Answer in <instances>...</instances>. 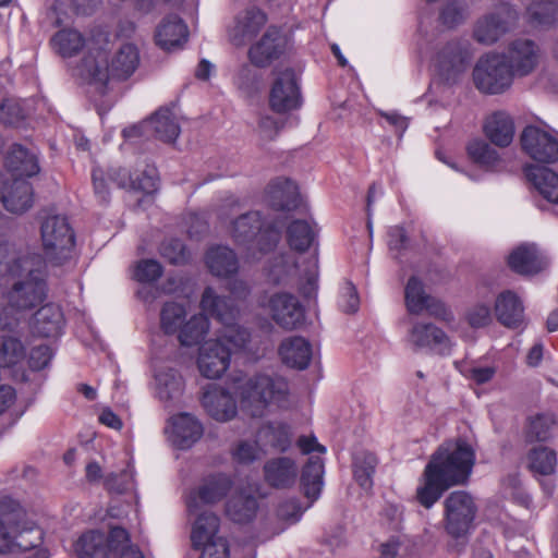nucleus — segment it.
<instances>
[{"label": "nucleus", "instance_id": "obj_1", "mask_svg": "<svg viewBox=\"0 0 558 558\" xmlns=\"http://www.w3.org/2000/svg\"><path fill=\"white\" fill-rule=\"evenodd\" d=\"M475 462L473 448L464 440L445 442L432 456L416 489V499L429 509L451 486L469 478Z\"/></svg>", "mask_w": 558, "mask_h": 558}, {"label": "nucleus", "instance_id": "obj_2", "mask_svg": "<svg viewBox=\"0 0 558 558\" xmlns=\"http://www.w3.org/2000/svg\"><path fill=\"white\" fill-rule=\"evenodd\" d=\"M284 226L286 219L280 215H264L259 210H251L232 222L231 235L238 245L247 248V258L258 260L277 247Z\"/></svg>", "mask_w": 558, "mask_h": 558}, {"label": "nucleus", "instance_id": "obj_3", "mask_svg": "<svg viewBox=\"0 0 558 558\" xmlns=\"http://www.w3.org/2000/svg\"><path fill=\"white\" fill-rule=\"evenodd\" d=\"M140 64V53L132 44L122 45L108 63L107 54L101 49L89 51L74 69V75L93 85L104 95L109 77L126 80Z\"/></svg>", "mask_w": 558, "mask_h": 558}, {"label": "nucleus", "instance_id": "obj_4", "mask_svg": "<svg viewBox=\"0 0 558 558\" xmlns=\"http://www.w3.org/2000/svg\"><path fill=\"white\" fill-rule=\"evenodd\" d=\"M288 391L283 378L264 374L239 379L234 387L241 410L251 417H262L270 403L284 401Z\"/></svg>", "mask_w": 558, "mask_h": 558}, {"label": "nucleus", "instance_id": "obj_5", "mask_svg": "<svg viewBox=\"0 0 558 558\" xmlns=\"http://www.w3.org/2000/svg\"><path fill=\"white\" fill-rule=\"evenodd\" d=\"M9 288L3 293L10 313L26 312L41 304L47 295L45 262L35 258V263L25 266L21 274L5 280Z\"/></svg>", "mask_w": 558, "mask_h": 558}, {"label": "nucleus", "instance_id": "obj_6", "mask_svg": "<svg viewBox=\"0 0 558 558\" xmlns=\"http://www.w3.org/2000/svg\"><path fill=\"white\" fill-rule=\"evenodd\" d=\"M40 236L45 255L49 262L61 265L71 258L75 236L65 216L48 215L41 222Z\"/></svg>", "mask_w": 558, "mask_h": 558}, {"label": "nucleus", "instance_id": "obj_7", "mask_svg": "<svg viewBox=\"0 0 558 558\" xmlns=\"http://www.w3.org/2000/svg\"><path fill=\"white\" fill-rule=\"evenodd\" d=\"M518 19L513 5L500 2L475 22L473 38L485 46L494 45L515 26Z\"/></svg>", "mask_w": 558, "mask_h": 558}, {"label": "nucleus", "instance_id": "obj_8", "mask_svg": "<svg viewBox=\"0 0 558 558\" xmlns=\"http://www.w3.org/2000/svg\"><path fill=\"white\" fill-rule=\"evenodd\" d=\"M444 508L446 532L456 539L465 537L477 512L473 497L464 490L452 492L446 497Z\"/></svg>", "mask_w": 558, "mask_h": 558}, {"label": "nucleus", "instance_id": "obj_9", "mask_svg": "<svg viewBox=\"0 0 558 558\" xmlns=\"http://www.w3.org/2000/svg\"><path fill=\"white\" fill-rule=\"evenodd\" d=\"M512 71L500 54L482 57L473 69V81L478 90L485 94H500L508 89L513 80Z\"/></svg>", "mask_w": 558, "mask_h": 558}, {"label": "nucleus", "instance_id": "obj_10", "mask_svg": "<svg viewBox=\"0 0 558 558\" xmlns=\"http://www.w3.org/2000/svg\"><path fill=\"white\" fill-rule=\"evenodd\" d=\"M272 320L286 330L299 328L304 323V308L298 298L288 292H277L259 301Z\"/></svg>", "mask_w": 558, "mask_h": 558}, {"label": "nucleus", "instance_id": "obj_11", "mask_svg": "<svg viewBox=\"0 0 558 558\" xmlns=\"http://www.w3.org/2000/svg\"><path fill=\"white\" fill-rule=\"evenodd\" d=\"M19 318L9 308L0 306V366L17 364L25 355V348L16 330Z\"/></svg>", "mask_w": 558, "mask_h": 558}, {"label": "nucleus", "instance_id": "obj_12", "mask_svg": "<svg viewBox=\"0 0 558 558\" xmlns=\"http://www.w3.org/2000/svg\"><path fill=\"white\" fill-rule=\"evenodd\" d=\"M523 150L535 161L553 163L558 160V140L537 126L529 125L521 134Z\"/></svg>", "mask_w": 558, "mask_h": 558}, {"label": "nucleus", "instance_id": "obj_13", "mask_svg": "<svg viewBox=\"0 0 558 558\" xmlns=\"http://www.w3.org/2000/svg\"><path fill=\"white\" fill-rule=\"evenodd\" d=\"M501 56L505 57L513 76H526L537 66L541 49L531 39L518 38L509 44L507 51Z\"/></svg>", "mask_w": 558, "mask_h": 558}, {"label": "nucleus", "instance_id": "obj_14", "mask_svg": "<svg viewBox=\"0 0 558 558\" xmlns=\"http://www.w3.org/2000/svg\"><path fill=\"white\" fill-rule=\"evenodd\" d=\"M470 45L468 41H449L439 52L438 68L442 78L448 83H456L465 72L471 62Z\"/></svg>", "mask_w": 558, "mask_h": 558}, {"label": "nucleus", "instance_id": "obj_15", "mask_svg": "<svg viewBox=\"0 0 558 558\" xmlns=\"http://www.w3.org/2000/svg\"><path fill=\"white\" fill-rule=\"evenodd\" d=\"M269 104L274 111L283 113L299 108L301 94L292 69L280 72L274 81Z\"/></svg>", "mask_w": 558, "mask_h": 558}, {"label": "nucleus", "instance_id": "obj_16", "mask_svg": "<svg viewBox=\"0 0 558 558\" xmlns=\"http://www.w3.org/2000/svg\"><path fill=\"white\" fill-rule=\"evenodd\" d=\"M287 49V38L277 27H269L262 38L248 50L251 63L257 68H267L278 60Z\"/></svg>", "mask_w": 558, "mask_h": 558}, {"label": "nucleus", "instance_id": "obj_17", "mask_svg": "<svg viewBox=\"0 0 558 558\" xmlns=\"http://www.w3.org/2000/svg\"><path fill=\"white\" fill-rule=\"evenodd\" d=\"M231 349L221 340L210 339L199 348L197 365L201 374L207 378H219L229 367Z\"/></svg>", "mask_w": 558, "mask_h": 558}, {"label": "nucleus", "instance_id": "obj_18", "mask_svg": "<svg viewBox=\"0 0 558 558\" xmlns=\"http://www.w3.org/2000/svg\"><path fill=\"white\" fill-rule=\"evenodd\" d=\"M405 303L411 314H421L426 311L429 315L440 318L450 319V313L445 304L426 294L422 282L416 277H411L405 287Z\"/></svg>", "mask_w": 558, "mask_h": 558}, {"label": "nucleus", "instance_id": "obj_19", "mask_svg": "<svg viewBox=\"0 0 558 558\" xmlns=\"http://www.w3.org/2000/svg\"><path fill=\"white\" fill-rule=\"evenodd\" d=\"M201 402L205 411L218 422H228L238 413L233 396L217 384H210L204 390Z\"/></svg>", "mask_w": 558, "mask_h": 558}, {"label": "nucleus", "instance_id": "obj_20", "mask_svg": "<svg viewBox=\"0 0 558 558\" xmlns=\"http://www.w3.org/2000/svg\"><path fill=\"white\" fill-rule=\"evenodd\" d=\"M266 203L276 213L275 215H280L287 220V217L280 213L294 210L301 203L296 184L283 178L271 181L266 191Z\"/></svg>", "mask_w": 558, "mask_h": 558}, {"label": "nucleus", "instance_id": "obj_21", "mask_svg": "<svg viewBox=\"0 0 558 558\" xmlns=\"http://www.w3.org/2000/svg\"><path fill=\"white\" fill-rule=\"evenodd\" d=\"M408 342L414 351L429 349L445 354L450 349L447 335L432 323L414 324L409 331Z\"/></svg>", "mask_w": 558, "mask_h": 558}, {"label": "nucleus", "instance_id": "obj_22", "mask_svg": "<svg viewBox=\"0 0 558 558\" xmlns=\"http://www.w3.org/2000/svg\"><path fill=\"white\" fill-rule=\"evenodd\" d=\"M196 518L192 525L191 542L196 550L204 549L218 541H227L219 535L220 519L211 511L199 510L193 513Z\"/></svg>", "mask_w": 558, "mask_h": 558}, {"label": "nucleus", "instance_id": "obj_23", "mask_svg": "<svg viewBox=\"0 0 558 558\" xmlns=\"http://www.w3.org/2000/svg\"><path fill=\"white\" fill-rule=\"evenodd\" d=\"M1 201L8 211L22 215L34 204L33 186L24 179H14L4 184Z\"/></svg>", "mask_w": 558, "mask_h": 558}, {"label": "nucleus", "instance_id": "obj_24", "mask_svg": "<svg viewBox=\"0 0 558 558\" xmlns=\"http://www.w3.org/2000/svg\"><path fill=\"white\" fill-rule=\"evenodd\" d=\"M267 15L253 7L245 10L235 19L234 26L229 32V37L234 46H243L246 40L254 37L266 24Z\"/></svg>", "mask_w": 558, "mask_h": 558}, {"label": "nucleus", "instance_id": "obj_25", "mask_svg": "<svg viewBox=\"0 0 558 558\" xmlns=\"http://www.w3.org/2000/svg\"><path fill=\"white\" fill-rule=\"evenodd\" d=\"M299 468L294 460L278 457L268 460L264 465V476L268 485L275 488H289L296 482Z\"/></svg>", "mask_w": 558, "mask_h": 558}, {"label": "nucleus", "instance_id": "obj_26", "mask_svg": "<svg viewBox=\"0 0 558 558\" xmlns=\"http://www.w3.org/2000/svg\"><path fill=\"white\" fill-rule=\"evenodd\" d=\"M187 27L178 15L166 16L157 26L155 43L162 50L181 48L187 40Z\"/></svg>", "mask_w": 558, "mask_h": 558}, {"label": "nucleus", "instance_id": "obj_27", "mask_svg": "<svg viewBox=\"0 0 558 558\" xmlns=\"http://www.w3.org/2000/svg\"><path fill=\"white\" fill-rule=\"evenodd\" d=\"M231 482L227 476L218 475L207 480L199 486L195 494L187 499V509L190 513H196L199 510V504L211 505L221 500L230 490Z\"/></svg>", "mask_w": 558, "mask_h": 558}, {"label": "nucleus", "instance_id": "obj_28", "mask_svg": "<svg viewBox=\"0 0 558 558\" xmlns=\"http://www.w3.org/2000/svg\"><path fill=\"white\" fill-rule=\"evenodd\" d=\"M5 167L12 175L16 177L15 179L29 178L40 171L37 155L17 143L10 146L5 157Z\"/></svg>", "mask_w": 558, "mask_h": 558}, {"label": "nucleus", "instance_id": "obj_29", "mask_svg": "<svg viewBox=\"0 0 558 558\" xmlns=\"http://www.w3.org/2000/svg\"><path fill=\"white\" fill-rule=\"evenodd\" d=\"M508 265L517 274L535 275L547 266V260L535 245L523 244L509 255Z\"/></svg>", "mask_w": 558, "mask_h": 558}, {"label": "nucleus", "instance_id": "obj_30", "mask_svg": "<svg viewBox=\"0 0 558 558\" xmlns=\"http://www.w3.org/2000/svg\"><path fill=\"white\" fill-rule=\"evenodd\" d=\"M22 513L12 500L0 499V554L12 553L14 532H19Z\"/></svg>", "mask_w": 558, "mask_h": 558}, {"label": "nucleus", "instance_id": "obj_31", "mask_svg": "<svg viewBox=\"0 0 558 558\" xmlns=\"http://www.w3.org/2000/svg\"><path fill=\"white\" fill-rule=\"evenodd\" d=\"M498 322L508 328H519L524 319V308L518 295L512 291L501 292L495 302Z\"/></svg>", "mask_w": 558, "mask_h": 558}, {"label": "nucleus", "instance_id": "obj_32", "mask_svg": "<svg viewBox=\"0 0 558 558\" xmlns=\"http://www.w3.org/2000/svg\"><path fill=\"white\" fill-rule=\"evenodd\" d=\"M201 306L222 325L234 322L239 313L230 296H220L209 287L203 292Z\"/></svg>", "mask_w": 558, "mask_h": 558}, {"label": "nucleus", "instance_id": "obj_33", "mask_svg": "<svg viewBox=\"0 0 558 558\" xmlns=\"http://www.w3.org/2000/svg\"><path fill=\"white\" fill-rule=\"evenodd\" d=\"M279 355L286 365L305 369L312 359V345L302 337H290L281 342Z\"/></svg>", "mask_w": 558, "mask_h": 558}, {"label": "nucleus", "instance_id": "obj_34", "mask_svg": "<svg viewBox=\"0 0 558 558\" xmlns=\"http://www.w3.org/2000/svg\"><path fill=\"white\" fill-rule=\"evenodd\" d=\"M203 435L202 424L192 415L182 413L172 418L171 440L180 449H187Z\"/></svg>", "mask_w": 558, "mask_h": 558}, {"label": "nucleus", "instance_id": "obj_35", "mask_svg": "<svg viewBox=\"0 0 558 558\" xmlns=\"http://www.w3.org/2000/svg\"><path fill=\"white\" fill-rule=\"evenodd\" d=\"M35 258H41L36 254H20L15 246L8 241H0V278L5 280L21 274L25 266L33 265Z\"/></svg>", "mask_w": 558, "mask_h": 558}, {"label": "nucleus", "instance_id": "obj_36", "mask_svg": "<svg viewBox=\"0 0 558 558\" xmlns=\"http://www.w3.org/2000/svg\"><path fill=\"white\" fill-rule=\"evenodd\" d=\"M324 462L320 457H310L301 472V487L310 500V507L320 495L323 488Z\"/></svg>", "mask_w": 558, "mask_h": 558}, {"label": "nucleus", "instance_id": "obj_37", "mask_svg": "<svg viewBox=\"0 0 558 558\" xmlns=\"http://www.w3.org/2000/svg\"><path fill=\"white\" fill-rule=\"evenodd\" d=\"M484 132L493 144L507 147L514 135L513 120L506 112H495L486 120Z\"/></svg>", "mask_w": 558, "mask_h": 558}, {"label": "nucleus", "instance_id": "obj_38", "mask_svg": "<svg viewBox=\"0 0 558 558\" xmlns=\"http://www.w3.org/2000/svg\"><path fill=\"white\" fill-rule=\"evenodd\" d=\"M63 323V313L60 306L48 303L36 312L34 331L41 337H56L60 335Z\"/></svg>", "mask_w": 558, "mask_h": 558}, {"label": "nucleus", "instance_id": "obj_39", "mask_svg": "<svg viewBox=\"0 0 558 558\" xmlns=\"http://www.w3.org/2000/svg\"><path fill=\"white\" fill-rule=\"evenodd\" d=\"M206 265L217 277H229L238 271L239 263L235 253L222 245L210 247L206 253Z\"/></svg>", "mask_w": 558, "mask_h": 558}, {"label": "nucleus", "instance_id": "obj_40", "mask_svg": "<svg viewBox=\"0 0 558 558\" xmlns=\"http://www.w3.org/2000/svg\"><path fill=\"white\" fill-rule=\"evenodd\" d=\"M146 121L149 123L150 134L165 143H173L181 132L175 117L169 108H160Z\"/></svg>", "mask_w": 558, "mask_h": 558}, {"label": "nucleus", "instance_id": "obj_41", "mask_svg": "<svg viewBox=\"0 0 558 558\" xmlns=\"http://www.w3.org/2000/svg\"><path fill=\"white\" fill-rule=\"evenodd\" d=\"M526 177L539 194L550 203L558 204V174L546 167L531 166Z\"/></svg>", "mask_w": 558, "mask_h": 558}, {"label": "nucleus", "instance_id": "obj_42", "mask_svg": "<svg viewBox=\"0 0 558 558\" xmlns=\"http://www.w3.org/2000/svg\"><path fill=\"white\" fill-rule=\"evenodd\" d=\"M77 558H110L107 536L99 531L84 533L75 543Z\"/></svg>", "mask_w": 558, "mask_h": 558}, {"label": "nucleus", "instance_id": "obj_43", "mask_svg": "<svg viewBox=\"0 0 558 558\" xmlns=\"http://www.w3.org/2000/svg\"><path fill=\"white\" fill-rule=\"evenodd\" d=\"M257 499L251 495H234L226 505L227 517L235 523H247L252 521L257 512Z\"/></svg>", "mask_w": 558, "mask_h": 558}, {"label": "nucleus", "instance_id": "obj_44", "mask_svg": "<svg viewBox=\"0 0 558 558\" xmlns=\"http://www.w3.org/2000/svg\"><path fill=\"white\" fill-rule=\"evenodd\" d=\"M209 329V323L206 316L202 314L193 315L189 320L185 319L183 326L178 332V339L184 347L198 344L206 336Z\"/></svg>", "mask_w": 558, "mask_h": 558}, {"label": "nucleus", "instance_id": "obj_45", "mask_svg": "<svg viewBox=\"0 0 558 558\" xmlns=\"http://www.w3.org/2000/svg\"><path fill=\"white\" fill-rule=\"evenodd\" d=\"M287 240L292 250L302 253L313 244L315 232L307 221L296 219L287 227Z\"/></svg>", "mask_w": 558, "mask_h": 558}, {"label": "nucleus", "instance_id": "obj_46", "mask_svg": "<svg viewBox=\"0 0 558 558\" xmlns=\"http://www.w3.org/2000/svg\"><path fill=\"white\" fill-rule=\"evenodd\" d=\"M377 465L375 454L367 451H359L353 457V474L357 484L365 490L373 486V475Z\"/></svg>", "mask_w": 558, "mask_h": 558}, {"label": "nucleus", "instance_id": "obj_47", "mask_svg": "<svg viewBox=\"0 0 558 558\" xmlns=\"http://www.w3.org/2000/svg\"><path fill=\"white\" fill-rule=\"evenodd\" d=\"M186 315V310L181 303L166 302L159 314L160 329L166 335L178 333L185 323Z\"/></svg>", "mask_w": 558, "mask_h": 558}, {"label": "nucleus", "instance_id": "obj_48", "mask_svg": "<svg viewBox=\"0 0 558 558\" xmlns=\"http://www.w3.org/2000/svg\"><path fill=\"white\" fill-rule=\"evenodd\" d=\"M295 271V260L288 254H280L270 260L267 277L274 284H288Z\"/></svg>", "mask_w": 558, "mask_h": 558}, {"label": "nucleus", "instance_id": "obj_49", "mask_svg": "<svg viewBox=\"0 0 558 558\" xmlns=\"http://www.w3.org/2000/svg\"><path fill=\"white\" fill-rule=\"evenodd\" d=\"M56 51L66 58L76 54L85 45L83 35L75 29H61L51 39Z\"/></svg>", "mask_w": 558, "mask_h": 558}, {"label": "nucleus", "instance_id": "obj_50", "mask_svg": "<svg viewBox=\"0 0 558 558\" xmlns=\"http://www.w3.org/2000/svg\"><path fill=\"white\" fill-rule=\"evenodd\" d=\"M258 437L281 451L287 450L291 445L290 426L281 422L264 425L258 432Z\"/></svg>", "mask_w": 558, "mask_h": 558}, {"label": "nucleus", "instance_id": "obj_51", "mask_svg": "<svg viewBox=\"0 0 558 558\" xmlns=\"http://www.w3.org/2000/svg\"><path fill=\"white\" fill-rule=\"evenodd\" d=\"M529 468L541 475H550L557 464L556 452L548 447L539 446L530 450L527 454Z\"/></svg>", "mask_w": 558, "mask_h": 558}, {"label": "nucleus", "instance_id": "obj_52", "mask_svg": "<svg viewBox=\"0 0 558 558\" xmlns=\"http://www.w3.org/2000/svg\"><path fill=\"white\" fill-rule=\"evenodd\" d=\"M217 340H221L232 352L245 350L251 341L248 329L235 324V320L223 325L221 335Z\"/></svg>", "mask_w": 558, "mask_h": 558}, {"label": "nucleus", "instance_id": "obj_53", "mask_svg": "<svg viewBox=\"0 0 558 558\" xmlns=\"http://www.w3.org/2000/svg\"><path fill=\"white\" fill-rule=\"evenodd\" d=\"M156 384L157 395L163 401L177 398L182 391V377L173 369L159 372Z\"/></svg>", "mask_w": 558, "mask_h": 558}, {"label": "nucleus", "instance_id": "obj_54", "mask_svg": "<svg viewBox=\"0 0 558 558\" xmlns=\"http://www.w3.org/2000/svg\"><path fill=\"white\" fill-rule=\"evenodd\" d=\"M468 154L474 162L487 169L494 168L499 161L498 153L482 140L470 142Z\"/></svg>", "mask_w": 558, "mask_h": 558}, {"label": "nucleus", "instance_id": "obj_55", "mask_svg": "<svg viewBox=\"0 0 558 558\" xmlns=\"http://www.w3.org/2000/svg\"><path fill=\"white\" fill-rule=\"evenodd\" d=\"M555 424L551 414H536L529 418L525 436L529 441H545L550 437Z\"/></svg>", "mask_w": 558, "mask_h": 558}, {"label": "nucleus", "instance_id": "obj_56", "mask_svg": "<svg viewBox=\"0 0 558 558\" xmlns=\"http://www.w3.org/2000/svg\"><path fill=\"white\" fill-rule=\"evenodd\" d=\"M468 16L469 13L465 2L461 0H450L444 4L439 19L445 26L451 28L463 23Z\"/></svg>", "mask_w": 558, "mask_h": 558}, {"label": "nucleus", "instance_id": "obj_57", "mask_svg": "<svg viewBox=\"0 0 558 558\" xmlns=\"http://www.w3.org/2000/svg\"><path fill=\"white\" fill-rule=\"evenodd\" d=\"M41 542V533L38 529L21 526L19 521V532H14L12 553L26 551L38 546Z\"/></svg>", "mask_w": 558, "mask_h": 558}, {"label": "nucleus", "instance_id": "obj_58", "mask_svg": "<svg viewBox=\"0 0 558 558\" xmlns=\"http://www.w3.org/2000/svg\"><path fill=\"white\" fill-rule=\"evenodd\" d=\"M136 175H132V190L141 191L145 194H151L157 190L158 172L155 166L145 165L143 169L136 170Z\"/></svg>", "mask_w": 558, "mask_h": 558}, {"label": "nucleus", "instance_id": "obj_59", "mask_svg": "<svg viewBox=\"0 0 558 558\" xmlns=\"http://www.w3.org/2000/svg\"><path fill=\"white\" fill-rule=\"evenodd\" d=\"M26 117L24 101L14 98L4 99L0 105V120L8 125H17Z\"/></svg>", "mask_w": 558, "mask_h": 558}, {"label": "nucleus", "instance_id": "obj_60", "mask_svg": "<svg viewBox=\"0 0 558 558\" xmlns=\"http://www.w3.org/2000/svg\"><path fill=\"white\" fill-rule=\"evenodd\" d=\"M160 254L171 264H184L189 258V253L179 239L165 240L160 245Z\"/></svg>", "mask_w": 558, "mask_h": 558}, {"label": "nucleus", "instance_id": "obj_61", "mask_svg": "<svg viewBox=\"0 0 558 558\" xmlns=\"http://www.w3.org/2000/svg\"><path fill=\"white\" fill-rule=\"evenodd\" d=\"M162 275L161 265L155 259H143L137 263L134 277L140 282H153Z\"/></svg>", "mask_w": 558, "mask_h": 558}, {"label": "nucleus", "instance_id": "obj_62", "mask_svg": "<svg viewBox=\"0 0 558 558\" xmlns=\"http://www.w3.org/2000/svg\"><path fill=\"white\" fill-rule=\"evenodd\" d=\"M133 481V474L125 470L120 474L110 473L105 478V486L108 490L118 494H123L131 489Z\"/></svg>", "mask_w": 558, "mask_h": 558}, {"label": "nucleus", "instance_id": "obj_63", "mask_svg": "<svg viewBox=\"0 0 558 558\" xmlns=\"http://www.w3.org/2000/svg\"><path fill=\"white\" fill-rule=\"evenodd\" d=\"M304 511V508L300 505L298 499H288L282 501L277 509V515L279 519L295 523L300 520L302 513Z\"/></svg>", "mask_w": 558, "mask_h": 558}, {"label": "nucleus", "instance_id": "obj_64", "mask_svg": "<svg viewBox=\"0 0 558 558\" xmlns=\"http://www.w3.org/2000/svg\"><path fill=\"white\" fill-rule=\"evenodd\" d=\"M52 359V350L47 344L34 347L29 354V366L34 371H41L47 367Z\"/></svg>", "mask_w": 558, "mask_h": 558}]
</instances>
